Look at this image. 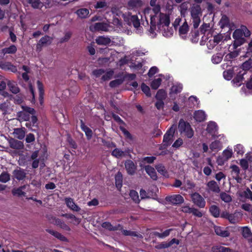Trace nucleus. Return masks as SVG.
Returning a JSON list of instances; mask_svg holds the SVG:
<instances>
[{
  "instance_id": "f257e3e1",
  "label": "nucleus",
  "mask_w": 252,
  "mask_h": 252,
  "mask_svg": "<svg viewBox=\"0 0 252 252\" xmlns=\"http://www.w3.org/2000/svg\"><path fill=\"white\" fill-rule=\"evenodd\" d=\"M150 20V28L149 32L152 37L156 34V31L161 32L165 37L170 36L173 34V31L169 29L170 18L169 14L161 9L147 15V19ZM148 21V20L147 19Z\"/></svg>"
},
{
  "instance_id": "f03ea898",
  "label": "nucleus",
  "mask_w": 252,
  "mask_h": 252,
  "mask_svg": "<svg viewBox=\"0 0 252 252\" xmlns=\"http://www.w3.org/2000/svg\"><path fill=\"white\" fill-rule=\"evenodd\" d=\"M190 13L194 28H197L201 22L202 11L199 5L193 4L190 8Z\"/></svg>"
},
{
  "instance_id": "7ed1b4c3",
  "label": "nucleus",
  "mask_w": 252,
  "mask_h": 252,
  "mask_svg": "<svg viewBox=\"0 0 252 252\" xmlns=\"http://www.w3.org/2000/svg\"><path fill=\"white\" fill-rule=\"evenodd\" d=\"M157 0H150V5L151 7H147L145 8L142 12V14L141 15L142 21L145 20L146 26L149 24L147 20V15L161 9L160 4L157 3Z\"/></svg>"
},
{
  "instance_id": "20e7f679",
  "label": "nucleus",
  "mask_w": 252,
  "mask_h": 252,
  "mask_svg": "<svg viewBox=\"0 0 252 252\" xmlns=\"http://www.w3.org/2000/svg\"><path fill=\"white\" fill-rule=\"evenodd\" d=\"M179 131L181 134L189 138H191L194 134L193 130L190 125L183 120H181L179 122Z\"/></svg>"
},
{
  "instance_id": "39448f33",
  "label": "nucleus",
  "mask_w": 252,
  "mask_h": 252,
  "mask_svg": "<svg viewBox=\"0 0 252 252\" xmlns=\"http://www.w3.org/2000/svg\"><path fill=\"white\" fill-rule=\"evenodd\" d=\"M124 18L125 21L126 22L128 25H132L137 30L138 33L141 32L140 21L136 15H132L131 14L127 13L124 14Z\"/></svg>"
},
{
  "instance_id": "423d86ee",
  "label": "nucleus",
  "mask_w": 252,
  "mask_h": 252,
  "mask_svg": "<svg viewBox=\"0 0 252 252\" xmlns=\"http://www.w3.org/2000/svg\"><path fill=\"white\" fill-rule=\"evenodd\" d=\"M233 152L232 149L228 147L222 153V154L219 156L217 159V162L219 165H223L229 159L232 157Z\"/></svg>"
},
{
  "instance_id": "0eeeda50",
  "label": "nucleus",
  "mask_w": 252,
  "mask_h": 252,
  "mask_svg": "<svg viewBox=\"0 0 252 252\" xmlns=\"http://www.w3.org/2000/svg\"><path fill=\"white\" fill-rule=\"evenodd\" d=\"M22 110L17 113L18 120L20 121H27L30 119V115L34 112L33 109L27 107L22 106Z\"/></svg>"
},
{
  "instance_id": "6e6552de",
  "label": "nucleus",
  "mask_w": 252,
  "mask_h": 252,
  "mask_svg": "<svg viewBox=\"0 0 252 252\" xmlns=\"http://www.w3.org/2000/svg\"><path fill=\"white\" fill-rule=\"evenodd\" d=\"M223 38V36L221 34H217L214 36H211L209 38L206 42V45L209 49H213L218 44H219Z\"/></svg>"
},
{
  "instance_id": "1a4fd4ad",
  "label": "nucleus",
  "mask_w": 252,
  "mask_h": 252,
  "mask_svg": "<svg viewBox=\"0 0 252 252\" xmlns=\"http://www.w3.org/2000/svg\"><path fill=\"white\" fill-rule=\"evenodd\" d=\"M175 129L176 127L172 126L164 134L163 140V143L164 146H167L171 143Z\"/></svg>"
},
{
  "instance_id": "9d476101",
  "label": "nucleus",
  "mask_w": 252,
  "mask_h": 252,
  "mask_svg": "<svg viewBox=\"0 0 252 252\" xmlns=\"http://www.w3.org/2000/svg\"><path fill=\"white\" fill-rule=\"evenodd\" d=\"M192 202L200 208H204L205 206L204 199L198 193L195 192L191 194Z\"/></svg>"
},
{
  "instance_id": "9b49d317",
  "label": "nucleus",
  "mask_w": 252,
  "mask_h": 252,
  "mask_svg": "<svg viewBox=\"0 0 252 252\" xmlns=\"http://www.w3.org/2000/svg\"><path fill=\"white\" fill-rule=\"evenodd\" d=\"M158 190L156 187H154L152 189V190H149L146 192L144 189H141L140 191V195L141 199H146L152 198L154 199L156 198V191Z\"/></svg>"
},
{
  "instance_id": "f8f14e48",
  "label": "nucleus",
  "mask_w": 252,
  "mask_h": 252,
  "mask_svg": "<svg viewBox=\"0 0 252 252\" xmlns=\"http://www.w3.org/2000/svg\"><path fill=\"white\" fill-rule=\"evenodd\" d=\"M166 200L172 204L177 205L184 202V198L180 194H174L167 196Z\"/></svg>"
},
{
  "instance_id": "ddd939ff",
  "label": "nucleus",
  "mask_w": 252,
  "mask_h": 252,
  "mask_svg": "<svg viewBox=\"0 0 252 252\" xmlns=\"http://www.w3.org/2000/svg\"><path fill=\"white\" fill-rule=\"evenodd\" d=\"M221 217L228 220L231 223H235L239 221L238 213L229 214L227 212H223L221 214Z\"/></svg>"
},
{
  "instance_id": "4468645a",
  "label": "nucleus",
  "mask_w": 252,
  "mask_h": 252,
  "mask_svg": "<svg viewBox=\"0 0 252 252\" xmlns=\"http://www.w3.org/2000/svg\"><path fill=\"white\" fill-rule=\"evenodd\" d=\"M52 38L49 36L42 37L38 41L36 45V49L40 51L43 46H47L52 42Z\"/></svg>"
},
{
  "instance_id": "2eb2a0df",
  "label": "nucleus",
  "mask_w": 252,
  "mask_h": 252,
  "mask_svg": "<svg viewBox=\"0 0 252 252\" xmlns=\"http://www.w3.org/2000/svg\"><path fill=\"white\" fill-rule=\"evenodd\" d=\"M183 89L182 84L176 83L174 84L170 89L169 95L170 97L174 99L175 98V95L180 93Z\"/></svg>"
},
{
  "instance_id": "dca6fc26",
  "label": "nucleus",
  "mask_w": 252,
  "mask_h": 252,
  "mask_svg": "<svg viewBox=\"0 0 252 252\" xmlns=\"http://www.w3.org/2000/svg\"><path fill=\"white\" fill-rule=\"evenodd\" d=\"M214 230L217 235L222 237H228L230 234L226 228H224L220 226H215Z\"/></svg>"
},
{
  "instance_id": "f3484780",
  "label": "nucleus",
  "mask_w": 252,
  "mask_h": 252,
  "mask_svg": "<svg viewBox=\"0 0 252 252\" xmlns=\"http://www.w3.org/2000/svg\"><path fill=\"white\" fill-rule=\"evenodd\" d=\"M143 4L141 0H129L127 3L128 8L130 9H136L141 7Z\"/></svg>"
},
{
  "instance_id": "a211bd4d",
  "label": "nucleus",
  "mask_w": 252,
  "mask_h": 252,
  "mask_svg": "<svg viewBox=\"0 0 252 252\" xmlns=\"http://www.w3.org/2000/svg\"><path fill=\"white\" fill-rule=\"evenodd\" d=\"M13 134L15 138L22 140L25 136L26 129L24 127L15 128Z\"/></svg>"
},
{
  "instance_id": "6ab92c4d",
  "label": "nucleus",
  "mask_w": 252,
  "mask_h": 252,
  "mask_svg": "<svg viewBox=\"0 0 252 252\" xmlns=\"http://www.w3.org/2000/svg\"><path fill=\"white\" fill-rule=\"evenodd\" d=\"M65 202L67 206L70 209L76 212H78L80 210V208L75 203L72 198H66L65 199Z\"/></svg>"
},
{
  "instance_id": "aec40b11",
  "label": "nucleus",
  "mask_w": 252,
  "mask_h": 252,
  "mask_svg": "<svg viewBox=\"0 0 252 252\" xmlns=\"http://www.w3.org/2000/svg\"><path fill=\"white\" fill-rule=\"evenodd\" d=\"M217 129L218 127L216 123L210 122L208 124L206 130L212 136H214L216 135Z\"/></svg>"
},
{
  "instance_id": "412c9836",
  "label": "nucleus",
  "mask_w": 252,
  "mask_h": 252,
  "mask_svg": "<svg viewBox=\"0 0 252 252\" xmlns=\"http://www.w3.org/2000/svg\"><path fill=\"white\" fill-rule=\"evenodd\" d=\"M90 29L93 32L96 31H106L107 30L106 25L101 23H95L94 25H91Z\"/></svg>"
},
{
  "instance_id": "4be33fe9",
  "label": "nucleus",
  "mask_w": 252,
  "mask_h": 252,
  "mask_svg": "<svg viewBox=\"0 0 252 252\" xmlns=\"http://www.w3.org/2000/svg\"><path fill=\"white\" fill-rule=\"evenodd\" d=\"M126 169L129 174L132 175L136 170V166L131 160H127L125 162Z\"/></svg>"
},
{
  "instance_id": "5701e85b",
  "label": "nucleus",
  "mask_w": 252,
  "mask_h": 252,
  "mask_svg": "<svg viewBox=\"0 0 252 252\" xmlns=\"http://www.w3.org/2000/svg\"><path fill=\"white\" fill-rule=\"evenodd\" d=\"M194 118L196 121L202 122L206 120V115L203 110H198L194 112Z\"/></svg>"
},
{
  "instance_id": "b1692460",
  "label": "nucleus",
  "mask_w": 252,
  "mask_h": 252,
  "mask_svg": "<svg viewBox=\"0 0 252 252\" xmlns=\"http://www.w3.org/2000/svg\"><path fill=\"white\" fill-rule=\"evenodd\" d=\"M27 185H24L18 188L14 189L12 190V192L14 195H17L18 196H25L26 192H24V190L27 188Z\"/></svg>"
},
{
  "instance_id": "393cba45",
  "label": "nucleus",
  "mask_w": 252,
  "mask_h": 252,
  "mask_svg": "<svg viewBox=\"0 0 252 252\" xmlns=\"http://www.w3.org/2000/svg\"><path fill=\"white\" fill-rule=\"evenodd\" d=\"M14 177L18 180H22L26 177V173L24 170L18 169L15 170L13 172Z\"/></svg>"
},
{
  "instance_id": "a878e982",
  "label": "nucleus",
  "mask_w": 252,
  "mask_h": 252,
  "mask_svg": "<svg viewBox=\"0 0 252 252\" xmlns=\"http://www.w3.org/2000/svg\"><path fill=\"white\" fill-rule=\"evenodd\" d=\"M0 67L4 70H10L13 72L17 71L16 66L10 63H0Z\"/></svg>"
},
{
  "instance_id": "bb28decb",
  "label": "nucleus",
  "mask_w": 252,
  "mask_h": 252,
  "mask_svg": "<svg viewBox=\"0 0 252 252\" xmlns=\"http://www.w3.org/2000/svg\"><path fill=\"white\" fill-rule=\"evenodd\" d=\"M145 170L146 172V173L151 177V178L154 180H156L157 179V176L156 172L153 167L147 165L145 166Z\"/></svg>"
},
{
  "instance_id": "cd10ccee",
  "label": "nucleus",
  "mask_w": 252,
  "mask_h": 252,
  "mask_svg": "<svg viewBox=\"0 0 252 252\" xmlns=\"http://www.w3.org/2000/svg\"><path fill=\"white\" fill-rule=\"evenodd\" d=\"M7 85L9 90L14 94H17L19 92V89L16 82L11 81H7Z\"/></svg>"
},
{
  "instance_id": "c85d7f7f",
  "label": "nucleus",
  "mask_w": 252,
  "mask_h": 252,
  "mask_svg": "<svg viewBox=\"0 0 252 252\" xmlns=\"http://www.w3.org/2000/svg\"><path fill=\"white\" fill-rule=\"evenodd\" d=\"M10 146L12 148L17 150L22 149L24 147V145L22 142L15 139H12L10 141Z\"/></svg>"
},
{
  "instance_id": "c756f323",
  "label": "nucleus",
  "mask_w": 252,
  "mask_h": 252,
  "mask_svg": "<svg viewBox=\"0 0 252 252\" xmlns=\"http://www.w3.org/2000/svg\"><path fill=\"white\" fill-rule=\"evenodd\" d=\"M242 235L249 242H252V233L248 227H244L242 229Z\"/></svg>"
},
{
  "instance_id": "7c9ffc66",
  "label": "nucleus",
  "mask_w": 252,
  "mask_h": 252,
  "mask_svg": "<svg viewBox=\"0 0 252 252\" xmlns=\"http://www.w3.org/2000/svg\"><path fill=\"white\" fill-rule=\"evenodd\" d=\"M207 187L211 191L215 192H219L220 190L219 186L217 183L214 181H209L207 183Z\"/></svg>"
},
{
  "instance_id": "2f4dec72",
  "label": "nucleus",
  "mask_w": 252,
  "mask_h": 252,
  "mask_svg": "<svg viewBox=\"0 0 252 252\" xmlns=\"http://www.w3.org/2000/svg\"><path fill=\"white\" fill-rule=\"evenodd\" d=\"M95 40L98 44L102 45H106L111 42V39L109 37L102 36L98 37Z\"/></svg>"
},
{
  "instance_id": "473e14b6",
  "label": "nucleus",
  "mask_w": 252,
  "mask_h": 252,
  "mask_svg": "<svg viewBox=\"0 0 252 252\" xmlns=\"http://www.w3.org/2000/svg\"><path fill=\"white\" fill-rule=\"evenodd\" d=\"M46 231L60 240L63 242L67 241V239L61 233L51 229H47Z\"/></svg>"
},
{
  "instance_id": "72a5a7b5",
  "label": "nucleus",
  "mask_w": 252,
  "mask_h": 252,
  "mask_svg": "<svg viewBox=\"0 0 252 252\" xmlns=\"http://www.w3.org/2000/svg\"><path fill=\"white\" fill-rule=\"evenodd\" d=\"M37 88L39 92V97L40 103H42L44 94V87L43 84L39 81H37Z\"/></svg>"
},
{
  "instance_id": "f704fd0d",
  "label": "nucleus",
  "mask_w": 252,
  "mask_h": 252,
  "mask_svg": "<svg viewBox=\"0 0 252 252\" xmlns=\"http://www.w3.org/2000/svg\"><path fill=\"white\" fill-rule=\"evenodd\" d=\"M189 31V26L186 21L184 22L183 25L179 29V33L182 38H185Z\"/></svg>"
},
{
  "instance_id": "c9c22d12",
  "label": "nucleus",
  "mask_w": 252,
  "mask_h": 252,
  "mask_svg": "<svg viewBox=\"0 0 252 252\" xmlns=\"http://www.w3.org/2000/svg\"><path fill=\"white\" fill-rule=\"evenodd\" d=\"M212 250L213 252H232L229 248L220 245L214 246Z\"/></svg>"
},
{
  "instance_id": "e433bc0d",
  "label": "nucleus",
  "mask_w": 252,
  "mask_h": 252,
  "mask_svg": "<svg viewBox=\"0 0 252 252\" xmlns=\"http://www.w3.org/2000/svg\"><path fill=\"white\" fill-rule=\"evenodd\" d=\"M252 67V60H249L245 62L242 65V67L239 68L238 69L243 72V74H245L246 70L250 69ZM238 68H237V69Z\"/></svg>"
},
{
  "instance_id": "4c0bfd02",
  "label": "nucleus",
  "mask_w": 252,
  "mask_h": 252,
  "mask_svg": "<svg viewBox=\"0 0 252 252\" xmlns=\"http://www.w3.org/2000/svg\"><path fill=\"white\" fill-rule=\"evenodd\" d=\"M77 15L81 18H87L89 14V11L87 8H81L76 12Z\"/></svg>"
},
{
  "instance_id": "58836bf2",
  "label": "nucleus",
  "mask_w": 252,
  "mask_h": 252,
  "mask_svg": "<svg viewBox=\"0 0 252 252\" xmlns=\"http://www.w3.org/2000/svg\"><path fill=\"white\" fill-rule=\"evenodd\" d=\"M82 129L85 132L88 139H90L92 137L93 132L92 130L86 126L84 124L81 125Z\"/></svg>"
},
{
  "instance_id": "ea45409f",
  "label": "nucleus",
  "mask_w": 252,
  "mask_h": 252,
  "mask_svg": "<svg viewBox=\"0 0 252 252\" xmlns=\"http://www.w3.org/2000/svg\"><path fill=\"white\" fill-rule=\"evenodd\" d=\"M211 214L215 218L220 216V212L219 208L216 205H212L209 209Z\"/></svg>"
},
{
  "instance_id": "a19ab883",
  "label": "nucleus",
  "mask_w": 252,
  "mask_h": 252,
  "mask_svg": "<svg viewBox=\"0 0 252 252\" xmlns=\"http://www.w3.org/2000/svg\"><path fill=\"white\" fill-rule=\"evenodd\" d=\"M167 94L166 92L162 89L159 90L156 95V98L159 100H163L166 97Z\"/></svg>"
},
{
  "instance_id": "79ce46f5",
  "label": "nucleus",
  "mask_w": 252,
  "mask_h": 252,
  "mask_svg": "<svg viewBox=\"0 0 252 252\" xmlns=\"http://www.w3.org/2000/svg\"><path fill=\"white\" fill-rule=\"evenodd\" d=\"M17 51V48L14 45H11L9 47L5 48L2 49V53L3 54H14Z\"/></svg>"
},
{
  "instance_id": "37998d69",
  "label": "nucleus",
  "mask_w": 252,
  "mask_h": 252,
  "mask_svg": "<svg viewBox=\"0 0 252 252\" xmlns=\"http://www.w3.org/2000/svg\"><path fill=\"white\" fill-rule=\"evenodd\" d=\"M221 147V143L219 141H215L210 145V148L213 151L219 150Z\"/></svg>"
},
{
  "instance_id": "c03bdc74",
  "label": "nucleus",
  "mask_w": 252,
  "mask_h": 252,
  "mask_svg": "<svg viewBox=\"0 0 252 252\" xmlns=\"http://www.w3.org/2000/svg\"><path fill=\"white\" fill-rule=\"evenodd\" d=\"M156 168L160 174H161L164 177H168L169 176L166 170H165L164 166H163L162 165H157L156 166Z\"/></svg>"
},
{
  "instance_id": "a18cd8bd",
  "label": "nucleus",
  "mask_w": 252,
  "mask_h": 252,
  "mask_svg": "<svg viewBox=\"0 0 252 252\" xmlns=\"http://www.w3.org/2000/svg\"><path fill=\"white\" fill-rule=\"evenodd\" d=\"M7 83L4 81L0 82V94L3 95L4 97L8 96V93L4 92L6 89Z\"/></svg>"
},
{
  "instance_id": "49530a36",
  "label": "nucleus",
  "mask_w": 252,
  "mask_h": 252,
  "mask_svg": "<svg viewBox=\"0 0 252 252\" xmlns=\"http://www.w3.org/2000/svg\"><path fill=\"white\" fill-rule=\"evenodd\" d=\"M228 24H229L228 18L225 15H223L221 17V18L219 22L220 27L221 28H223L227 26L228 25Z\"/></svg>"
},
{
  "instance_id": "de8ad7c7",
  "label": "nucleus",
  "mask_w": 252,
  "mask_h": 252,
  "mask_svg": "<svg viewBox=\"0 0 252 252\" xmlns=\"http://www.w3.org/2000/svg\"><path fill=\"white\" fill-rule=\"evenodd\" d=\"M195 187V184L187 180L185 182L184 186L182 188V189H184V190H188L189 189H193Z\"/></svg>"
},
{
  "instance_id": "09e8293b",
  "label": "nucleus",
  "mask_w": 252,
  "mask_h": 252,
  "mask_svg": "<svg viewBox=\"0 0 252 252\" xmlns=\"http://www.w3.org/2000/svg\"><path fill=\"white\" fill-rule=\"evenodd\" d=\"M161 81V79L159 77L154 80L151 84L152 88L154 90L157 89L160 85Z\"/></svg>"
},
{
  "instance_id": "8fccbe9b",
  "label": "nucleus",
  "mask_w": 252,
  "mask_h": 252,
  "mask_svg": "<svg viewBox=\"0 0 252 252\" xmlns=\"http://www.w3.org/2000/svg\"><path fill=\"white\" fill-rule=\"evenodd\" d=\"M29 3L33 8H39L42 6V4L39 0H29Z\"/></svg>"
},
{
  "instance_id": "3c124183",
  "label": "nucleus",
  "mask_w": 252,
  "mask_h": 252,
  "mask_svg": "<svg viewBox=\"0 0 252 252\" xmlns=\"http://www.w3.org/2000/svg\"><path fill=\"white\" fill-rule=\"evenodd\" d=\"M234 150L236 153L239 155H243L245 153V149L243 145L241 144H237L234 147Z\"/></svg>"
},
{
  "instance_id": "603ef678",
  "label": "nucleus",
  "mask_w": 252,
  "mask_h": 252,
  "mask_svg": "<svg viewBox=\"0 0 252 252\" xmlns=\"http://www.w3.org/2000/svg\"><path fill=\"white\" fill-rule=\"evenodd\" d=\"M188 7V3L187 2H183L181 4L180 6V11L182 16H185Z\"/></svg>"
},
{
  "instance_id": "864d4df0",
  "label": "nucleus",
  "mask_w": 252,
  "mask_h": 252,
  "mask_svg": "<svg viewBox=\"0 0 252 252\" xmlns=\"http://www.w3.org/2000/svg\"><path fill=\"white\" fill-rule=\"evenodd\" d=\"M116 185L118 188H120L122 186V174L118 172L115 177Z\"/></svg>"
},
{
  "instance_id": "5fc2aeb1",
  "label": "nucleus",
  "mask_w": 252,
  "mask_h": 252,
  "mask_svg": "<svg viewBox=\"0 0 252 252\" xmlns=\"http://www.w3.org/2000/svg\"><path fill=\"white\" fill-rule=\"evenodd\" d=\"M112 155L117 158H120L123 157L125 155V153L120 149L116 148L112 151Z\"/></svg>"
},
{
  "instance_id": "6e6d98bb",
  "label": "nucleus",
  "mask_w": 252,
  "mask_h": 252,
  "mask_svg": "<svg viewBox=\"0 0 252 252\" xmlns=\"http://www.w3.org/2000/svg\"><path fill=\"white\" fill-rule=\"evenodd\" d=\"M222 59V55L220 54H217L213 56L212 61L214 63L218 64L220 63Z\"/></svg>"
},
{
  "instance_id": "4d7b16f0",
  "label": "nucleus",
  "mask_w": 252,
  "mask_h": 252,
  "mask_svg": "<svg viewBox=\"0 0 252 252\" xmlns=\"http://www.w3.org/2000/svg\"><path fill=\"white\" fill-rule=\"evenodd\" d=\"M129 195L135 203H138L139 202L140 199L137 192L135 190H131L129 193Z\"/></svg>"
},
{
  "instance_id": "13d9d810",
  "label": "nucleus",
  "mask_w": 252,
  "mask_h": 252,
  "mask_svg": "<svg viewBox=\"0 0 252 252\" xmlns=\"http://www.w3.org/2000/svg\"><path fill=\"white\" fill-rule=\"evenodd\" d=\"M142 92L146 94L147 96H151L150 88L144 83H142L141 86Z\"/></svg>"
},
{
  "instance_id": "bf43d9fd",
  "label": "nucleus",
  "mask_w": 252,
  "mask_h": 252,
  "mask_svg": "<svg viewBox=\"0 0 252 252\" xmlns=\"http://www.w3.org/2000/svg\"><path fill=\"white\" fill-rule=\"evenodd\" d=\"M239 72L240 74L233 80L234 83L237 84V85L238 86H239L240 85L239 83L243 80L244 78L243 75L244 74H243V72L240 70Z\"/></svg>"
},
{
  "instance_id": "052dcab7",
  "label": "nucleus",
  "mask_w": 252,
  "mask_h": 252,
  "mask_svg": "<svg viewBox=\"0 0 252 252\" xmlns=\"http://www.w3.org/2000/svg\"><path fill=\"white\" fill-rule=\"evenodd\" d=\"M221 199L226 203H228L231 201L230 195L225 192H222L220 194Z\"/></svg>"
},
{
  "instance_id": "680f3d73",
  "label": "nucleus",
  "mask_w": 252,
  "mask_h": 252,
  "mask_svg": "<svg viewBox=\"0 0 252 252\" xmlns=\"http://www.w3.org/2000/svg\"><path fill=\"white\" fill-rule=\"evenodd\" d=\"M239 55V52L238 51H234L231 52L229 54H227L225 57V59L228 61H231L232 59L236 58Z\"/></svg>"
},
{
  "instance_id": "e2e57ef3",
  "label": "nucleus",
  "mask_w": 252,
  "mask_h": 252,
  "mask_svg": "<svg viewBox=\"0 0 252 252\" xmlns=\"http://www.w3.org/2000/svg\"><path fill=\"white\" fill-rule=\"evenodd\" d=\"M233 70L228 69L223 72V75L224 78L227 80H230L233 77Z\"/></svg>"
},
{
  "instance_id": "0e129e2a",
  "label": "nucleus",
  "mask_w": 252,
  "mask_h": 252,
  "mask_svg": "<svg viewBox=\"0 0 252 252\" xmlns=\"http://www.w3.org/2000/svg\"><path fill=\"white\" fill-rule=\"evenodd\" d=\"M243 31H242L241 28L236 30L233 34V37L234 39H238V38H244L243 37Z\"/></svg>"
},
{
  "instance_id": "69168bd1",
  "label": "nucleus",
  "mask_w": 252,
  "mask_h": 252,
  "mask_svg": "<svg viewBox=\"0 0 252 252\" xmlns=\"http://www.w3.org/2000/svg\"><path fill=\"white\" fill-rule=\"evenodd\" d=\"M234 43L233 44V46L234 48H236L238 47L241 46L242 45L245 41L244 38H238V39H234Z\"/></svg>"
},
{
  "instance_id": "338daca9",
  "label": "nucleus",
  "mask_w": 252,
  "mask_h": 252,
  "mask_svg": "<svg viewBox=\"0 0 252 252\" xmlns=\"http://www.w3.org/2000/svg\"><path fill=\"white\" fill-rule=\"evenodd\" d=\"M10 176L8 173H2L0 175V182L3 183H6L9 181Z\"/></svg>"
},
{
  "instance_id": "774afa93",
  "label": "nucleus",
  "mask_w": 252,
  "mask_h": 252,
  "mask_svg": "<svg viewBox=\"0 0 252 252\" xmlns=\"http://www.w3.org/2000/svg\"><path fill=\"white\" fill-rule=\"evenodd\" d=\"M243 195L245 198L252 201V191L249 188H247L243 192Z\"/></svg>"
}]
</instances>
